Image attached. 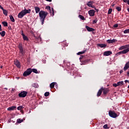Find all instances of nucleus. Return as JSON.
I'll return each mask as SVG.
<instances>
[{"mask_svg": "<svg viewBox=\"0 0 129 129\" xmlns=\"http://www.w3.org/2000/svg\"><path fill=\"white\" fill-rule=\"evenodd\" d=\"M16 108H17V107L15 106H13L12 107H10L9 108H8V110H15V109H16Z\"/></svg>", "mask_w": 129, "mask_h": 129, "instance_id": "21", "label": "nucleus"}, {"mask_svg": "<svg viewBox=\"0 0 129 129\" xmlns=\"http://www.w3.org/2000/svg\"><path fill=\"white\" fill-rule=\"evenodd\" d=\"M0 35L2 37H5V36H6V31H3L0 32Z\"/></svg>", "mask_w": 129, "mask_h": 129, "instance_id": "26", "label": "nucleus"}, {"mask_svg": "<svg viewBox=\"0 0 129 129\" xmlns=\"http://www.w3.org/2000/svg\"><path fill=\"white\" fill-rule=\"evenodd\" d=\"M97 19H96V20L93 21V24H96L97 23Z\"/></svg>", "mask_w": 129, "mask_h": 129, "instance_id": "44", "label": "nucleus"}, {"mask_svg": "<svg viewBox=\"0 0 129 129\" xmlns=\"http://www.w3.org/2000/svg\"><path fill=\"white\" fill-rule=\"evenodd\" d=\"M31 73H32V69L29 68L25 72H24L23 73V76H29V75H30Z\"/></svg>", "mask_w": 129, "mask_h": 129, "instance_id": "4", "label": "nucleus"}, {"mask_svg": "<svg viewBox=\"0 0 129 129\" xmlns=\"http://www.w3.org/2000/svg\"><path fill=\"white\" fill-rule=\"evenodd\" d=\"M2 24L4 27H8V22L4 21L2 22Z\"/></svg>", "mask_w": 129, "mask_h": 129, "instance_id": "32", "label": "nucleus"}, {"mask_svg": "<svg viewBox=\"0 0 129 129\" xmlns=\"http://www.w3.org/2000/svg\"><path fill=\"white\" fill-rule=\"evenodd\" d=\"M101 89H102V91H103V92L104 95L107 94V93L109 92V89L108 88L102 87Z\"/></svg>", "mask_w": 129, "mask_h": 129, "instance_id": "6", "label": "nucleus"}, {"mask_svg": "<svg viewBox=\"0 0 129 129\" xmlns=\"http://www.w3.org/2000/svg\"><path fill=\"white\" fill-rule=\"evenodd\" d=\"M124 34H128L129 33V30L128 29H126L123 31Z\"/></svg>", "mask_w": 129, "mask_h": 129, "instance_id": "39", "label": "nucleus"}, {"mask_svg": "<svg viewBox=\"0 0 129 129\" xmlns=\"http://www.w3.org/2000/svg\"><path fill=\"white\" fill-rule=\"evenodd\" d=\"M46 10H48L49 11H51V7L50 6H47L46 7Z\"/></svg>", "mask_w": 129, "mask_h": 129, "instance_id": "42", "label": "nucleus"}, {"mask_svg": "<svg viewBox=\"0 0 129 129\" xmlns=\"http://www.w3.org/2000/svg\"><path fill=\"white\" fill-rule=\"evenodd\" d=\"M109 115L112 118H116L117 117V114L114 111L109 110L108 113Z\"/></svg>", "mask_w": 129, "mask_h": 129, "instance_id": "2", "label": "nucleus"}, {"mask_svg": "<svg viewBox=\"0 0 129 129\" xmlns=\"http://www.w3.org/2000/svg\"><path fill=\"white\" fill-rule=\"evenodd\" d=\"M116 42H117L116 39H109L107 40V43H108L109 44H112V43H115Z\"/></svg>", "mask_w": 129, "mask_h": 129, "instance_id": "14", "label": "nucleus"}, {"mask_svg": "<svg viewBox=\"0 0 129 129\" xmlns=\"http://www.w3.org/2000/svg\"><path fill=\"white\" fill-rule=\"evenodd\" d=\"M126 3L127 4V5H129V0H128V1H127Z\"/></svg>", "mask_w": 129, "mask_h": 129, "instance_id": "57", "label": "nucleus"}, {"mask_svg": "<svg viewBox=\"0 0 129 129\" xmlns=\"http://www.w3.org/2000/svg\"><path fill=\"white\" fill-rule=\"evenodd\" d=\"M127 11H128V13H129V8L127 9Z\"/></svg>", "mask_w": 129, "mask_h": 129, "instance_id": "59", "label": "nucleus"}, {"mask_svg": "<svg viewBox=\"0 0 129 129\" xmlns=\"http://www.w3.org/2000/svg\"><path fill=\"white\" fill-rule=\"evenodd\" d=\"M117 83L118 86H120V85H123V81L118 82Z\"/></svg>", "mask_w": 129, "mask_h": 129, "instance_id": "35", "label": "nucleus"}, {"mask_svg": "<svg viewBox=\"0 0 129 129\" xmlns=\"http://www.w3.org/2000/svg\"><path fill=\"white\" fill-rule=\"evenodd\" d=\"M116 10H117V11L118 12H120V11H121V8H120L119 7H116Z\"/></svg>", "mask_w": 129, "mask_h": 129, "instance_id": "36", "label": "nucleus"}, {"mask_svg": "<svg viewBox=\"0 0 129 129\" xmlns=\"http://www.w3.org/2000/svg\"><path fill=\"white\" fill-rule=\"evenodd\" d=\"M128 52H129V47L121 51V53L126 54V53H128Z\"/></svg>", "mask_w": 129, "mask_h": 129, "instance_id": "17", "label": "nucleus"}, {"mask_svg": "<svg viewBox=\"0 0 129 129\" xmlns=\"http://www.w3.org/2000/svg\"><path fill=\"white\" fill-rule=\"evenodd\" d=\"M122 72H123V70H121L119 71L120 74H121V73H122Z\"/></svg>", "mask_w": 129, "mask_h": 129, "instance_id": "49", "label": "nucleus"}, {"mask_svg": "<svg viewBox=\"0 0 129 129\" xmlns=\"http://www.w3.org/2000/svg\"><path fill=\"white\" fill-rule=\"evenodd\" d=\"M27 94H28V92L27 91H22L19 94H18V96L19 97H26V96H27Z\"/></svg>", "mask_w": 129, "mask_h": 129, "instance_id": "5", "label": "nucleus"}, {"mask_svg": "<svg viewBox=\"0 0 129 129\" xmlns=\"http://www.w3.org/2000/svg\"><path fill=\"white\" fill-rule=\"evenodd\" d=\"M114 6H115V5H114V4H113V5H112V7H114Z\"/></svg>", "mask_w": 129, "mask_h": 129, "instance_id": "62", "label": "nucleus"}, {"mask_svg": "<svg viewBox=\"0 0 129 129\" xmlns=\"http://www.w3.org/2000/svg\"><path fill=\"white\" fill-rule=\"evenodd\" d=\"M0 31H3V29H2V25L0 24Z\"/></svg>", "mask_w": 129, "mask_h": 129, "instance_id": "51", "label": "nucleus"}, {"mask_svg": "<svg viewBox=\"0 0 129 129\" xmlns=\"http://www.w3.org/2000/svg\"><path fill=\"white\" fill-rule=\"evenodd\" d=\"M79 59H80V60H82V59H84V56H83V55H81V56L80 57Z\"/></svg>", "mask_w": 129, "mask_h": 129, "instance_id": "43", "label": "nucleus"}, {"mask_svg": "<svg viewBox=\"0 0 129 129\" xmlns=\"http://www.w3.org/2000/svg\"><path fill=\"white\" fill-rule=\"evenodd\" d=\"M94 2L93 1H90L87 3L86 4L88 7H89V8H93V9H94V6H92Z\"/></svg>", "mask_w": 129, "mask_h": 129, "instance_id": "9", "label": "nucleus"}, {"mask_svg": "<svg viewBox=\"0 0 129 129\" xmlns=\"http://www.w3.org/2000/svg\"><path fill=\"white\" fill-rule=\"evenodd\" d=\"M51 15L52 16V17L54 16V11H52Z\"/></svg>", "mask_w": 129, "mask_h": 129, "instance_id": "55", "label": "nucleus"}, {"mask_svg": "<svg viewBox=\"0 0 129 129\" xmlns=\"http://www.w3.org/2000/svg\"><path fill=\"white\" fill-rule=\"evenodd\" d=\"M127 48H129V44H127V45H123V46H121V47H120L119 48V50L120 51H121V50H124L125 49H127Z\"/></svg>", "mask_w": 129, "mask_h": 129, "instance_id": "12", "label": "nucleus"}, {"mask_svg": "<svg viewBox=\"0 0 129 129\" xmlns=\"http://www.w3.org/2000/svg\"><path fill=\"white\" fill-rule=\"evenodd\" d=\"M83 65H86V64H87V63H88L90 61V59H86V60H83Z\"/></svg>", "mask_w": 129, "mask_h": 129, "instance_id": "22", "label": "nucleus"}, {"mask_svg": "<svg viewBox=\"0 0 129 129\" xmlns=\"http://www.w3.org/2000/svg\"><path fill=\"white\" fill-rule=\"evenodd\" d=\"M88 14L90 17H93L95 15V11L94 10H91L88 11Z\"/></svg>", "mask_w": 129, "mask_h": 129, "instance_id": "10", "label": "nucleus"}, {"mask_svg": "<svg viewBox=\"0 0 129 129\" xmlns=\"http://www.w3.org/2000/svg\"><path fill=\"white\" fill-rule=\"evenodd\" d=\"M48 15H49V13L48 12L42 10L39 13V16L40 18V21L41 22V25H44L45 19H46Z\"/></svg>", "mask_w": 129, "mask_h": 129, "instance_id": "1", "label": "nucleus"}, {"mask_svg": "<svg viewBox=\"0 0 129 129\" xmlns=\"http://www.w3.org/2000/svg\"><path fill=\"white\" fill-rule=\"evenodd\" d=\"M23 108H24V106H18L17 107V109L18 110H22V109H23Z\"/></svg>", "mask_w": 129, "mask_h": 129, "instance_id": "33", "label": "nucleus"}, {"mask_svg": "<svg viewBox=\"0 0 129 129\" xmlns=\"http://www.w3.org/2000/svg\"><path fill=\"white\" fill-rule=\"evenodd\" d=\"M101 93H102V89H101L98 91L97 93V96L98 97H99L101 95Z\"/></svg>", "mask_w": 129, "mask_h": 129, "instance_id": "23", "label": "nucleus"}, {"mask_svg": "<svg viewBox=\"0 0 129 129\" xmlns=\"http://www.w3.org/2000/svg\"><path fill=\"white\" fill-rule=\"evenodd\" d=\"M97 46H98V47H100V48H105V47H106V44L98 43L97 44Z\"/></svg>", "mask_w": 129, "mask_h": 129, "instance_id": "19", "label": "nucleus"}, {"mask_svg": "<svg viewBox=\"0 0 129 129\" xmlns=\"http://www.w3.org/2000/svg\"><path fill=\"white\" fill-rule=\"evenodd\" d=\"M45 1H46V2H52V0H45Z\"/></svg>", "mask_w": 129, "mask_h": 129, "instance_id": "54", "label": "nucleus"}, {"mask_svg": "<svg viewBox=\"0 0 129 129\" xmlns=\"http://www.w3.org/2000/svg\"><path fill=\"white\" fill-rule=\"evenodd\" d=\"M12 91H14V89H12Z\"/></svg>", "mask_w": 129, "mask_h": 129, "instance_id": "63", "label": "nucleus"}, {"mask_svg": "<svg viewBox=\"0 0 129 129\" xmlns=\"http://www.w3.org/2000/svg\"><path fill=\"white\" fill-rule=\"evenodd\" d=\"M26 15L25 12L22 10L21 12L18 14V17L20 19H22L24 16Z\"/></svg>", "mask_w": 129, "mask_h": 129, "instance_id": "7", "label": "nucleus"}, {"mask_svg": "<svg viewBox=\"0 0 129 129\" xmlns=\"http://www.w3.org/2000/svg\"><path fill=\"white\" fill-rule=\"evenodd\" d=\"M34 10L35 11L36 14H39L41 11H40V8L38 7H34Z\"/></svg>", "mask_w": 129, "mask_h": 129, "instance_id": "18", "label": "nucleus"}, {"mask_svg": "<svg viewBox=\"0 0 129 129\" xmlns=\"http://www.w3.org/2000/svg\"><path fill=\"white\" fill-rule=\"evenodd\" d=\"M121 51H119L118 52H117L116 54V56H118V55H121Z\"/></svg>", "mask_w": 129, "mask_h": 129, "instance_id": "45", "label": "nucleus"}, {"mask_svg": "<svg viewBox=\"0 0 129 129\" xmlns=\"http://www.w3.org/2000/svg\"><path fill=\"white\" fill-rule=\"evenodd\" d=\"M18 48L19 49V53L22 54V56H24L25 55V51L24 50V48H23V45H22V43H19Z\"/></svg>", "mask_w": 129, "mask_h": 129, "instance_id": "3", "label": "nucleus"}, {"mask_svg": "<svg viewBox=\"0 0 129 129\" xmlns=\"http://www.w3.org/2000/svg\"><path fill=\"white\" fill-rule=\"evenodd\" d=\"M124 82H125V83H129V81L127 80H125L124 81Z\"/></svg>", "mask_w": 129, "mask_h": 129, "instance_id": "47", "label": "nucleus"}, {"mask_svg": "<svg viewBox=\"0 0 129 129\" xmlns=\"http://www.w3.org/2000/svg\"><path fill=\"white\" fill-rule=\"evenodd\" d=\"M112 13V9H109L108 11V15H110Z\"/></svg>", "mask_w": 129, "mask_h": 129, "instance_id": "37", "label": "nucleus"}, {"mask_svg": "<svg viewBox=\"0 0 129 129\" xmlns=\"http://www.w3.org/2000/svg\"><path fill=\"white\" fill-rule=\"evenodd\" d=\"M20 112H21V113H24V111H23V110H20Z\"/></svg>", "mask_w": 129, "mask_h": 129, "instance_id": "53", "label": "nucleus"}, {"mask_svg": "<svg viewBox=\"0 0 129 129\" xmlns=\"http://www.w3.org/2000/svg\"><path fill=\"white\" fill-rule=\"evenodd\" d=\"M2 11H3V14L5 16H8V11L5 9H3Z\"/></svg>", "mask_w": 129, "mask_h": 129, "instance_id": "28", "label": "nucleus"}, {"mask_svg": "<svg viewBox=\"0 0 129 129\" xmlns=\"http://www.w3.org/2000/svg\"><path fill=\"white\" fill-rule=\"evenodd\" d=\"M128 68H129V61L128 62H127L125 64V66L123 68L124 71H126V70H127V69H128Z\"/></svg>", "mask_w": 129, "mask_h": 129, "instance_id": "16", "label": "nucleus"}, {"mask_svg": "<svg viewBox=\"0 0 129 129\" xmlns=\"http://www.w3.org/2000/svg\"><path fill=\"white\" fill-rule=\"evenodd\" d=\"M55 83H55V82L51 83L50 84V88H51V89L54 88V87H55Z\"/></svg>", "mask_w": 129, "mask_h": 129, "instance_id": "25", "label": "nucleus"}, {"mask_svg": "<svg viewBox=\"0 0 129 129\" xmlns=\"http://www.w3.org/2000/svg\"><path fill=\"white\" fill-rule=\"evenodd\" d=\"M8 29H9V30H12V27L11 26H9L8 27Z\"/></svg>", "mask_w": 129, "mask_h": 129, "instance_id": "52", "label": "nucleus"}, {"mask_svg": "<svg viewBox=\"0 0 129 129\" xmlns=\"http://www.w3.org/2000/svg\"><path fill=\"white\" fill-rule=\"evenodd\" d=\"M9 17L11 22H12L13 23H15V19L14 18V17L12 15H10Z\"/></svg>", "mask_w": 129, "mask_h": 129, "instance_id": "27", "label": "nucleus"}, {"mask_svg": "<svg viewBox=\"0 0 129 129\" xmlns=\"http://www.w3.org/2000/svg\"><path fill=\"white\" fill-rule=\"evenodd\" d=\"M23 121H24V120L20 118H18L17 120V122H18V123H21V122H23Z\"/></svg>", "mask_w": 129, "mask_h": 129, "instance_id": "34", "label": "nucleus"}, {"mask_svg": "<svg viewBox=\"0 0 129 129\" xmlns=\"http://www.w3.org/2000/svg\"><path fill=\"white\" fill-rule=\"evenodd\" d=\"M85 52H86V50H84L83 51L79 52L77 53V55H82V54H84V53H85Z\"/></svg>", "mask_w": 129, "mask_h": 129, "instance_id": "31", "label": "nucleus"}, {"mask_svg": "<svg viewBox=\"0 0 129 129\" xmlns=\"http://www.w3.org/2000/svg\"><path fill=\"white\" fill-rule=\"evenodd\" d=\"M0 9H1V10H2V11L3 10V9H4V7H2V5H0Z\"/></svg>", "mask_w": 129, "mask_h": 129, "instance_id": "48", "label": "nucleus"}, {"mask_svg": "<svg viewBox=\"0 0 129 129\" xmlns=\"http://www.w3.org/2000/svg\"><path fill=\"white\" fill-rule=\"evenodd\" d=\"M0 68L2 69V68H3V66H1L0 67Z\"/></svg>", "mask_w": 129, "mask_h": 129, "instance_id": "60", "label": "nucleus"}, {"mask_svg": "<svg viewBox=\"0 0 129 129\" xmlns=\"http://www.w3.org/2000/svg\"><path fill=\"white\" fill-rule=\"evenodd\" d=\"M14 64L17 66V68H21V63L18 60H15Z\"/></svg>", "mask_w": 129, "mask_h": 129, "instance_id": "11", "label": "nucleus"}, {"mask_svg": "<svg viewBox=\"0 0 129 129\" xmlns=\"http://www.w3.org/2000/svg\"><path fill=\"white\" fill-rule=\"evenodd\" d=\"M95 10L97 11V12H98V10L95 9Z\"/></svg>", "mask_w": 129, "mask_h": 129, "instance_id": "61", "label": "nucleus"}, {"mask_svg": "<svg viewBox=\"0 0 129 129\" xmlns=\"http://www.w3.org/2000/svg\"><path fill=\"white\" fill-rule=\"evenodd\" d=\"M4 89H6V90H8V88H5Z\"/></svg>", "mask_w": 129, "mask_h": 129, "instance_id": "58", "label": "nucleus"}, {"mask_svg": "<svg viewBox=\"0 0 129 129\" xmlns=\"http://www.w3.org/2000/svg\"><path fill=\"white\" fill-rule=\"evenodd\" d=\"M118 27V24H114L113 25V27L114 28H117Z\"/></svg>", "mask_w": 129, "mask_h": 129, "instance_id": "46", "label": "nucleus"}, {"mask_svg": "<svg viewBox=\"0 0 129 129\" xmlns=\"http://www.w3.org/2000/svg\"><path fill=\"white\" fill-rule=\"evenodd\" d=\"M86 29L88 31V32H93L95 31V29L93 28L89 27L88 26H86Z\"/></svg>", "mask_w": 129, "mask_h": 129, "instance_id": "13", "label": "nucleus"}, {"mask_svg": "<svg viewBox=\"0 0 129 129\" xmlns=\"http://www.w3.org/2000/svg\"><path fill=\"white\" fill-rule=\"evenodd\" d=\"M21 35H22L24 41H29V38L24 34V31H21Z\"/></svg>", "mask_w": 129, "mask_h": 129, "instance_id": "8", "label": "nucleus"}, {"mask_svg": "<svg viewBox=\"0 0 129 129\" xmlns=\"http://www.w3.org/2000/svg\"><path fill=\"white\" fill-rule=\"evenodd\" d=\"M32 87H34V88H38L39 87L38 84H36V83L32 84Z\"/></svg>", "mask_w": 129, "mask_h": 129, "instance_id": "29", "label": "nucleus"}, {"mask_svg": "<svg viewBox=\"0 0 129 129\" xmlns=\"http://www.w3.org/2000/svg\"><path fill=\"white\" fill-rule=\"evenodd\" d=\"M128 0H123V2L124 3H127V1H128Z\"/></svg>", "mask_w": 129, "mask_h": 129, "instance_id": "50", "label": "nucleus"}, {"mask_svg": "<svg viewBox=\"0 0 129 129\" xmlns=\"http://www.w3.org/2000/svg\"><path fill=\"white\" fill-rule=\"evenodd\" d=\"M112 54V52L110 51H105L103 53L104 56H109V55H111Z\"/></svg>", "mask_w": 129, "mask_h": 129, "instance_id": "15", "label": "nucleus"}, {"mask_svg": "<svg viewBox=\"0 0 129 129\" xmlns=\"http://www.w3.org/2000/svg\"><path fill=\"white\" fill-rule=\"evenodd\" d=\"M51 10H52V12H54V8H51Z\"/></svg>", "mask_w": 129, "mask_h": 129, "instance_id": "56", "label": "nucleus"}, {"mask_svg": "<svg viewBox=\"0 0 129 129\" xmlns=\"http://www.w3.org/2000/svg\"><path fill=\"white\" fill-rule=\"evenodd\" d=\"M50 95V93H49V92H46L44 93V96H49V95Z\"/></svg>", "mask_w": 129, "mask_h": 129, "instance_id": "38", "label": "nucleus"}, {"mask_svg": "<svg viewBox=\"0 0 129 129\" xmlns=\"http://www.w3.org/2000/svg\"><path fill=\"white\" fill-rule=\"evenodd\" d=\"M66 46H68V45H66Z\"/></svg>", "mask_w": 129, "mask_h": 129, "instance_id": "64", "label": "nucleus"}, {"mask_svg": "<svg viewBox=\"0 0 129 129\" xmlns=\"http://www.w3.org/2000/svg\"><path fill=\"white\" fill-rule=\"evenodd\" d=\"M103 127V128H105V129H108V128H109V127H108L107 126V124H106L104 125Z\"/></svg>", "mask_w": 129, "mask_h": 129, "instance_id": "40", "label": "nucleus"}, {"mask_svg": "<svg viewBox=\"0 0 129 129\" xmlns=\"http://www.w3.org/2000/svg\"><path fill=\"white\" fill-rule=\"evenodd\" d=\"M113 86L114 87H117V86H118V83L117 84H113Z\"/></svg>", "mask_w": 129, "mask_h": 129, "instance_id": "41", "label": "nucleus"}, {"mask_svg": "<svg viewBox=\"0 0 129 129\" xmlns=\"http://www.w3.org/2000/svg\"><path fill=\"white\" fill-rule=\"evenodd\" d=\"M79 18H80L81 20H82V21H85V18L81 15H79Z\"/></svg>", "mask_w": 129, "mask_h": 129, "instance_id": "30", "label": "nucleus"}, {"mask_svg": "<svg viewBox=\"0 0 129 129\" xmlns=\"http://www.w3.org/2000/svg\"><path fill=\"white\" fill-rule=\"evenodd\" d=\"M32 72L36 73V74H38V71L36 69H31V73Z\"/></svg>", "mask_w": 129, "mask_h": 129, "instance_id": "24", "label": "nucleus"}, {"mask_svg": "<svg viewBox=\"0 0 129 129\" xmlns=\"http://www.w3.org/2000/svg\"><path fill=\"white\" fill-rule=\"evenodd\" d=\"M23 11L24 12V14H25V15H27V14H31V9L26 10L25 9V10Z\"/></svg>", "mask_w": 129, "mask_h": 129, "instance_id": "20", "label": "nucleus"}]
</instances>
